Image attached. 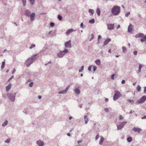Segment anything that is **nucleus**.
Listing matches in <instances>:
<instances>
[{"label":"nucleus","instance_id":"obj_1","mask_svg":"<svg viewBox=\"0 0 146 146\" xmlns=\"http://www.w3.org/2000/svg\"><path fill=\"white\" fill-rule=\"evenodd\" d=\"M37 54H35L33 56L31 57L30 58L28 59L26 61L25 64L27 67H29L30 66L31 64H32L36 59V56Z\"/></svg>","mask_w":146,"mask_h":146},{"label":"nucleus","instance_id":"obj_2","mask_svg":"<svg viewBox=\"0 0 146 146\" xmlns=\"http://www.w3.org/2000/svg\"><path fill=\"white\" fill-rule=\"evenodd\" d=\"M120 12V7L118 6H114L111 9V12L114 15L119 14Z\"/></svg>","mask_w":146,"mask_h":146},{"label":"nucleus","instance_id":"obj_3","mask_svg":"<svg viewBox=\"0 0 146 146\" xmlns=\"http://www.w3.org/2000/svg\"><path fill=\"white\" fill-rule=\"evenodd\" d=\"M135 37L136 38L142 37V38L140 39V41L141 42H143L146 40V35L144 36V34L143 33H139L136 34Z\"/></svg>","mask_w":146,"mask_h":146},{"label":"nucleus","instance_id":"obj_4","mask_svg":"<svg viewBox=\"0 0 146 146\" xmlns=\"http://www.w3.org/2000/svg\"><path fill=\"white\" fill-rule=\"evenodd\" d=\"M16 93L14 94L9 93L7 94L8 98L12 102H14L15 101Z\"/></svg>","mask_w":146,"mask_h":146},{"label":"nucleus","instance_id":"obj_5","mask_svg":"<svg viewBox=\"0 0 146 146\" xmlns=\"http://www.w3.org/2000/svg\"><path fill=\"white\" fill-rule=\"evenodd\" d=\"M115 93L113 96V99L114 100H115L121 97V95L119 92L117 90L115 91Z\"/></svg>","mask_w":146,"mask_h":146},{"label":"nucleus","instance_id":"obj_6","mask_svg":"<svg viewBox=\"0 0 146 146\" xmlns=\"http://www.w3.org/2000/svg\"><path fill=\"white\" fill-rule=\"evenodd\" d=\"M127 123L126 121H124L122 122H120V124L117 126V129L118 130H120L122 128L125 124Z\"/></svg>","mask_w":146,"mask_h":146},{"label":"nucleus","instance_id":"obj_7","mask_svg":"<svg viewBox=\"0 0 146 146\" xmlns=\"http://www.w3.org/2000/svg\"><path fill=\"white\" fill-rule=\"evenodd\" d=\"M146 100V96H143L140 100L137 101V102L139 103H142L144 102Z\"/></svg>","mask_w":146,"mask_h":146},{"label":"nucleus","instance_id":"obj_8","mask_svg":"<svg viewBox=\"0 0 146 146\" xmlns=\"http://www.w3.org/2000/svg\"><path fill=\"white\" fill-rule=\"evenodd\" d=\"M71 41L69 40L68 41L66 42L65 43V48H71L72 47L71 45Z\"/></svg>","mask_w":146,"mask_h":146},{"label":"nucleus","instance_id":"obj_9","mask_svg":"<svg viewBox=\"0 0 146 146\" xmlns=\"http://www.w3.org/2000/svg\"><path fill=\"white\" fill-rule=\"evenodd\" d=\"M35 17V13L34 12L32 13L31 15H30V16L29 17H30V20L31 21H33L34 20Z\"/></svg>","mask_w":146,"mask_h":146},{"label":"nucleus","instance_id":"obj_10","mask_svg":"<svg viewBox=\"0 0 146 146\" xmlns=\"http://www.w3.org/2000/svg\"><path fill=\"white\" fill-rule=\"evenodd\" d=\"M36 143L38 146H43L44 144V142L40 140L37 141H36Z\"/></svg>","mask_w":146,"mask_h":146},{"label":"nucleus","instance_id":"obj_11","mask_svg":"<svg viewBox=\"0 0 146 146\" xmlns=\"http://www.w3.org/2000/svg\"><path fill=\"white\" fill-rule=\"evenodd\" d=\"M65 55V54H64V52L62 51H61L58 53L57 54V56L59 58H61L62 57Z\"/></svg>","mask_w":146,"mask_h":146},{"label":"nucleus","instance_id":"obj_12","mask_svg":"<svg viewBox=\"0 0 146 146\" xmlns=\"http://www.w3.org/2000/svg\"><path fill=\"white\" fill-rule=\"evenodd\" d=\"M132 130L135 132H137L139 133H140V132L141 131L142 129L139 128H137L134 127L133 128Z\"/></svg>","mask_w":146,"mask_h":146},{"label":"nucleus","instance_id":"obj_13","mask_svg":"<svg viewBox=\"0 0 146 146\" xmlns=\"http://www.w3.org/2000/svg\"><path fill=\"white\" fill-rule=\"evenodd\" d=\"M108 29L110 30H111L113 29L114 28L113 24H107Z\"/></svg>","mask_w":146,"mask_h":146},{"label":"nucleus","instance_id":"obj_14","mask_svg":"<svg viewBox=\"0 0 146 146\" xmlns=\"http://www.w3.org/2000/svg\"><path fill=\"white\" fill-rule=\"evenodd\" d=\"M25 15L28 17H29L31 14L30 11L29 10H26L25 11Z\"/></svg>","mask_w":146,"mask_h":146},{"label":"nucleus","instance_id":"obj_15","mask_svg":"<svg viewBox=\"0 0 146 146\" xmlns=\"http://www.w3.org/2000/svg\"><path fill=\"white\" fill-rule=\"evenodd\" d=\"M131 27L132 25L130 24L128 28V32H132V29Z\"/></svg>","mask_w":146,"mask_h":146},{"label":"nucleus","instance_id":"obj_16","mask_svg":"<svg viewBox=\"0 0 146 146\" xmlns=\"http://www.w3.org/2000/svg\"><path fill=\"white\" fill-rule=\"evenodd\" d=\"M111 40V39L110 38H108L104 42V44L106 45Z\"/></svg>","mask_w":146,"mask_h":146},{"label":"nucleus","instance_id":"obj_17","mask_svg":"<svg viewBox=\"0 0 146 146\" xmlns=\"http://www.w3.org/2000/svg\"><path fill=\"white\" fill-rule=\"evenodd\" d=\"M11 87V84H9L8 85L6 86V91L7 92H8L9 90L10 89Z\"/></svg>","mask_w":146,"mask_h":146},{"label":"nucleus","instance_id":"obj_18","mask_svg":"<svg viewBox=\"0 0 146 146\" xmlns=\"http://www.w3.org/2000/svg\"><path fill=\"white\" fill-rule=\"evenodd\" d=\"M76 30H73L72 29H70L68 30L66 32V35L69 34L70 33L72 32L73 31H75Z\"/></svg>","mask_w":146,"mask_h":146},{"label":"nucleus","instance_id":"obj_19","mask_svg":"<svg viewBox=\"0 0 146 146\" xmlns=\"http://www.w3.org/2000/svg\"><path fill=\"white\" fill-rule=\"evenodd\" d=\"M74 92L77 94H79L80 93V90L79 88H76L74 90Z\"/></svg>","mask_w":146,"mask_h":146},{"label":"nucleus","instance_id":"obj_20","mask_svg":"<svg viewBox=\"0 0 146 146\" xmlns=\"http://www.w3.org/2000/svg\"><path fill=\"white\" fill-rule=\"evenodd\" d=\"M84 120H85V124H87L88 121V119L87 117V116L85 115L84 116Z\"/></svg>","mask_w":146,"mask_h":146},{"label":"nucleus","instance_id":"obj_21","mask_svg":"<svg viewBox=\"0 0 146 146\" xmlns=\"http://www.w3.org/2000/svg\"><path fill=\"white\" fill-rule=\"evenodd\" d=\"M95 63L97 65L100 66L101 64V61L99 59H98L95 61Z\"/></svg>","mask_w":146,"mask_h":146},{"label":"nucleus","instance_id":"obj_22","mask_svg":"<svg viewBox=\"0 0 146 146\" xmlns=\"http://www.w3.org/2000/svg\"><path fill=\"white\" fill-rule=\"evenodd\" d=\"M67 91H66V90H65V89L64 90L61 91H60L59 92H58V93L59 94H64L66 93L67 92Z\"/></svg>","mask_w":146,"mask_h":146},{"label":"nucleus","instance_id":"obj_23","mask_svg":"<svg viewBox=\"0 0 146 146\" xmlns=\"http://www.w3.org/2000/svg\"><path fill=\"white\" fill-rule=\"evenodd\" d=\"M88 12L91 13L92 15H93L94 13V11L93 9H90L88 10Z\"/></svg>","mask_w":146,"mask_h":146},{"label":"nucleus","instance_id":"obj_24","mask_svg":"<svg viewBox=\"0 0 146 146\" xmlns=\"http://www.w3.org/2000/svg\"><path fill=\"white\" fill-rule=\"evenodd\" d=\"M96 13L98 15L100 16V11L99 8H98L96 10Z\"/></svg>","mask_w":146,"mask_h":146},{"label":"nucleus","instance_id":"obj_25","mask_svg":"<svg viewBox=\"0 0 146 146\" xmlns=\"http://www.w3.org/2000/svg\"><path fill=\"white\" fill-rule=\"evenodd\" d=\"M104 140V137H103L101 136V139L100 140L99 142L100 144L101 145V144H102Z\"/></svg>","mask_w":146,"mask_h":146},{"label":"nucleus","instance_id":"obj_26","mask_svg":"<svg viewBox=\"0 0 146 146\" xmlns=\"http://www.w3.org/2000/svg\"><path fill=\"white\" fill-rule=\"evenodd\" d=\"M5 64V60H4V61L2 62V64L1 67V69H3L4 67Z\"/></svg>","mask_w":146,"mask_h":146},{"label":"nucleus","instance_id":"obj_27","mask_svg":"<svg viewBox=\"0 0 146 146\" xmlns=\"http://www.w3.org/2000/svg\"><path fill=\"white\" fill-rule=\"evenodd\" d=\"M8 121L7 120H6L5 122L2 124V126H6L8 124Z\"/></svg>","mask_w":146,"mask_h":146},{"label":"nucleus","instance_id":"obj_28","mask_svg":"<svg viewBox=\"0 0 146 146\" xmlns=\"http://www.w3.org/2000/svg\"><path fill=\"white\" fill-rule=\"evenodd\" d=\"M132 139L131 137H129L127 139V141L128 142H130L132 141Z\"/></svg>","mask_w":146,"mask_h":146},{"label":"nucleus","instance_id":"obj_29","mask_svg":"<svg viewBox=\"0 0 146 146\" xmlns=\"http://www.w3.org/2000/svg\"><path fill=\"white\" fill-rule=\"evenodd\" d=\"M94 22H95L94 19H92L90 20L89 21V23H90L93 24L94 23Z\"/></svg>","mask_w":146,"mask_h":146},{"label":"nucleus","instance_id":"obj_30","mask_svg":"<svg viewBox=\"0 0 146 146\" xmlns=\"http://www.w3.org/2000/svg\"><path fill=\"white\" fill-rule=\"evenodd\" d=\"M11 139L9 138L7 140H5V142L6 143H9L10 142Z\"/></svg>","mask_w":146,"mask_h":146},{"label":"nucleus","instance_id":"obj_31","mask_svg":"<svg viewBox=\"0 0 146 146\" xmlns=\"http://www.w3.org/2000/svg\"><path fill=\"white\" fill-rule=\"evenodd\" d=\"M94 38V36L93 34H92L91 35V37L90 39H89V41H91Z\"/></svg>","mask_w":146,"mask_h":146},{"label":"nucleus","instance_id":"obj_32","mask_svg":"<svg viewBox=\"0 0 146 146\" xmlns=\"http://www.w3.org/2000/svg\"><path fill=\"white\" fill-rule=\"evenodd\" d=\"M137 89L138 92H140L141 91V87L139 85H138L137 87Z\"/></svg>","mask_w":146,"mask_h":146},{"label":"nucleus","instance_id":"obj_33","mask_svg":"<svg viewBox=\"0 0 146 146\" xmlns=\"http://www.w3.org/2000/svg\"><path fill=\"white\" fill-rule=\"evenodd\" d=\"M58 19L60 20H61L62 19V17L61 15H58Z\"/></svg>","mask_w":146,"mask_h":146},{"label":"nucleus","instance_id":"obj_34","mask_svg":"<svg viewBox=\"0 0 146 146\" xmlns=\"http://www.w3.org/2000/svg\"><path fill=\"white\" fill-rule=\"evenodd\" d=\"M62 51L64 52V54H66V53L68 52V50L66 49H65L64 50Z\"/></svg>","mask_w":146,"mask_h":146},{"label":"nucleus","instance_id":"obj_35","mask_svg":"<svg viewBox=\"0 0 146 146\" xmlns=\"http://www.w3.org/2000/svg\"><path fill=\"white\" fill-rule=\"evenodd\" d=\"M122 50L124 52H125L127 51V49L124 46H123L122 47Z\"/></svg>","mask_w":146,"mask_h":146},{"label":"nucleus","instance_id":"obj_36","mask_svg":"<svg viewBox=\"0 0 146 146\" xmlns=\"http://www.w3.org/2000/svg\"><path fill=\"white\" fill-rule=\"evenodd\" d=\"M26 0H22V2L24 6H25L26 5Z\"/></svg>","mask_w":146,"mask_h":146},{"label":"nucleus","instance_id":"obj_37","mask_svg":"<svg viewBox=\"0 0 146 146\" xmlns=\"http://www.w3.org/2000/svg\"><path fill=\"white\" fill-rule=\"evenodd\" d=\"M35 44H33L31 45V46L30 47V48L31 49L35 47Z\"/></svg>","mask_w":146,"mask_h":146},{"label":"nucleus","instance_id":"obj_38","mask_svg":"<svg viewBox=\"0 0 146 146\" xmlns=\"http://www.w3.org/2000/svg\"><path fill=\"white\" fill-rule=\"evenodd\" d=\"M35 0H29L30 3L32 5H33L34 4Z\"/></svg>","mask_w":146,"mask_h":146},{"label":"nucleus","instance_id":"obj_39","mask_svg":"<svg viewBox=\"0 0 146 146\" xmlns=\"http://www.w3.org/2000/svg\"><path fill=\"white\" fill-rule=\"evenodd\" d=\"M50 26L51 27H52L54 25V23H53L52 22H51V23H50Z\"/></svg>","mask_w":146,"mask_h":146},{"label":"nucleus","instance_id":"obj_40","mask_svg":"<svg viewBox=\"0 0 146 146\" xmlns=\"http://www.w3.org/2000/svg\"><path fill=\"white\" fill-rule=\"evenodd\" d=\"M33 85V82H31L29 84V86L30 87H32Z\"/></svg>","mask_w":146,"mask_h":146},{"label":"nucleus","instance_id":"obj_41","mask_svg":"<svg viewBox=\"0 0 146 146\" xmlns=\"http://www.w3.org/2000/svg\"><path fill=\"white\" fill-rule=\"evenodd\" d=\"M127 101L129 102H134L133 100L130 99L128 100Z\"/></svg>","mask_w":146,"mask_h":146},{"label":"nucleus","instance_id":"obj_42","mask_svg":"<svg viewBox=\"0 0 146 146\" xmlns=\"http://www.w3.org/2000/svg\"><path fill=\"white\" fill-rule=\"evenodd\" d=\"M97 69V67L96 66H94L93 67V71H95Z\"/></svg>","mask_w":146,"mask_h":146},{"label":"nucleus","instance_id":"obj_43","mask_svg":"<svg viewBox=\"0 0 146 146\" xmlns=\"http://www.w3.org/2000/svg\"><path fill=\"white\" fill-rule=\"evenodd\" d=\"M119 119L120 120H122L123 119V117L121 115H119Z\"/></svg>","mask_w":146,"mask_h":146},{"label":"nucleus","instance_id":"obj_44","mask_svg":"<svg viewBox=\"0 0 146 146\" xmlns=\"http://www.w3.org/2000/svg\"><path fill=\"white\" fill-rule=\"evenodd\" d=\"M104 110L105 112H108L109 111V110L108 108H105L104 109Z\"/></svg>","mask_w":146,"mask_h":146},{"label":"nucleus","instance_id":"obj_45","mask_svg":"<svg viewBox=\"0 0 146 146\" xmlns=\"http://www.w3.org/2000/svg\"><path fill=\"white\" fill-rule=\"evenodd\" d=\"M114 76H115V74H112L111 75V79L112 80H114Z\"/></svg>","mask_w":146,"mask_h":146},{"label":"nucleus","instance_id":"obj_46","mask_svg":"<svg viewBox=\"0 0 146 146\" xmlns=\"http://www.w3.org/2000/svg\"><path fill=\"white\" fill-rule=\"evenodd\" d=\"M70 86L69 85H68L66 87V88L65 89V90H66V91H67H67L68 90V89H69V88H70Z\"/></svg>","mask_w":146,"mask_h":146},{"label":"nucleus","instance_id":"obj_47","mask_svg":"<svg viewBox=\"0 0 146 146\" xmlns=\"http://www.w3.org/2000/svg\"><path fill=\"white\" fill-rule=\"evenodd\" d=\"M130 14V13L129 12L127 13L125 15V16L126 17H127Z\"/></svg>","mask_w":146,"mask_h":146},{"label":"nucleus","instance_id":"obj_48","mask_svg":"<svg viewBox=\"0 0 146 146\" xmlns=\"http://www.w3.org/2000/svg\"><path fill=\"white\" fill-rule=\"evenodd\" d=\"M83 23H81L80 25V27L81 28H82L84 29V27H83Z\"/></svg>","mask_w":146,"mask_h":146},{"label":"nucleus","instance_id":"obj_49","mask_svg":"<svg viewBox=\"0 0 146 146\" xmlns=\"http://www.w3.org/2000/svg\"><path fill=\"white\" fill-rule=\"evenodd\" d=\"M99 138V134H98L96 135V137H95V139L96 140H97Z\"/></svg>","mask_w":146,"mask_h":146},{"label":"nucleus","instance_id":"obj_50","mask_svg":"<svg viewBox=\"0 0 146 146\" xmlns=\"http://www.w3.org/2000/svg\"><path fill=\"white\" fill-rule=\"evenodd\" d=\"M92 66H90L88 67V70L89 71H91V68H92Z\"/></svg>","mask_w":146,"mask_h":146},{"label":"nucleus","instance_id":"obj_51","mask_svg":"<svg viewBox=\"0 0 146 146\" xmlns=\"http://www.w3.org/2000/svg\"><path fill=\"white\" fill-rule=\"evenodd\" d=\"M144 93L146 94V87L144 88Z\"/></svg>","mask_w":146,"mask_h":146},{"label":"nucleus","instance_id":"obj_52","mask_svg":"<svg viewBox=\"0 0 146 146\" xmlns=\"http://www.w3.org/2000/svg\"><path fill=\"white\" fill-rule=\"evenodd\" d=\"M137 51H135L133 52V54L134 55H136L137 54Z\"/></svg>","mask_w":146,"mask_h":146},{"label":"nucleus","instance_id":"obj_53","mask_svg":"<svg viewBox=\"0 0 146 146\" xmlns=\"http://www.w3.org/2000/svg\"><path fill=\"white\" fill-rule=\"evenodd\" d=\"M125 80H123L121 81V83L122 84H124L125 83Z\"/></svg>","mask_w":146,"mask_h":146},{"label":"nucleus","instance_id":"obj_54","mask_svg":"<svg viewBox=\"0 0 146 146\" xmlns=\"http://www.w3.org/2000/svg\"><path fill=\"white\" fill-rule=\"evenodd\" d=\"M14 78V76H13L11 77L9 79L8 81L11 80L13 78Z\"/></svg>","mask_w":146,"mask_h":146},{"label":"nucleus","instance_id":"obj_55","mask_svg":"<svg viewBox=\"0 0 146 146\" xmlns=\"http://www.w3.org/2000/svg\"><path fill=\"white\" fill-rule=\"evenodd\" d=\"M142 67V66H141V64H139V69H141Z\"/></svg>","mask_w":146,"mask_h":146},{"label":"nucleus","instance_id":"obj_56","mask_svg":"<svg viewBox=\"0 0 146 146\" xmlns=\"http://www.w3.org/2000/svg\"><path fill=\"white\" fill-rule=\"evenodd\" d=\"M101 36L100 35H99L98 36V40H100V38H101Z\"/></svg>","mask_w":146,"mask_h":146},{"label":"nucleus","instance_id":"obj_57","mask_svg":"<svg viewBox=\"0 0 146 146\" xmlns=\"http://www.w3.org/2000/svg\"><path fill=\"white\" fill-rule=\"evenodd\" d=\"M15 71H16L15 69H14L12 72V73L13 74L15 72Z\"/></svg>","mask_w":146,"mask_h":146},{"label":"nucleus","instance_id":"obj_58","mask_svg":"<svg viewBox=\"0 0 146 146\" xmlns=\"http://www.w3.org/2000/svg\"><path fill=\"white\" fill-rule=\"evenodd\" d=\"M142 119H146V116H145L141 117Z\"/></svg>","mask_w":146,"mask_h":146},{"label":"nucleus","instance_id":"obj_59","mask_svg":"<svg viewBox=\"0 0 146 146\" xmlns=\"http://www.w3.org/2000/svg\"><path fill=\"white\" fill-rule=\"evenodd\" d=\"M84 66H82L81 67V70H84Z\"/></svg>","mask_w":146,"mask_h":146},{"label":"nucleus","instance_id":"obj_60","mask_svg":"<svg viewBox=\"0 0 146 146\" xmlns=\"http://www.w3.org/2000/svg\"><path fill=\"white\" fill-rule=\"evenodd\" d=\"M38 97L39 99H40L42 97L40 96H38Z\"/></svg>","mask_w":146,"mask_h":146},{"label":"nucleus","instance_id":"obj_61","mask_svg":"<svg viewBox=\"0 0 146 146\" xmlns=\"http://www.w3.org/2000/svg\"><path fill=\"white\" fill-rule=\"evenodd\" d=\"M82 104H81L80 106H79V107L80 108H82Z\"/></svg>","mask_w":146,"mask_h":146},{"label":"nucleus","instance_id":"obj_62","mask_svg":"<svg viewBox=\"0 0 146 146\" xmlns=\"http://www.w3.org/2000/svg\"><path fill=\"white\" fill-rule=\"evenodd\" d=\"M105 100L106 102H108V99L107 98H106Z\"/></svg>","mask_w":146,"mask_h":146},{"label":"nucleus","instance_id":"obj_63","mask_svg":"<svg viewBox=\"0 0 146 146\" xmlns=\"http://www.w3.org/2000/svg\"><path fill=\"white\" fill-rule=\"evenodd\" d=\"M67 135L68 136H70V133H68L67 134Z\"/></svg>","mask_w":146,"mask_h":146},{"label":"nucleus","instance_id":"obj_64","mask_svg":"<svg viewBox=\"0 0 146 146\" xmlns=\"http://www.w3.org/2000/svg\"><path fill=\"white\" fill-rule=\"evenodd\" d=\"M82 142V141H78V143H80Z\"/></svg>","mask_w":146,"mask_h":146}]
</instances>
